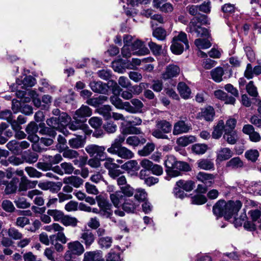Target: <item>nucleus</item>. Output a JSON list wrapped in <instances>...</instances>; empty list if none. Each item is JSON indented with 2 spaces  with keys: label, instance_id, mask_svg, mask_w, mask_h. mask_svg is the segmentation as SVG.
Returning <instances> with one entry per match:
<instances>
[{
  "label": "nucleus",
  "instance_id": "393cba45",
  "mask_svg": "<svg viewBox=\"0 0 261 261\" xmlns=\"http://www.w3.org/2000/svg\"><path fill=\"white\" fill-rule=\"evenodd\" d=\"M215 115V111L212 107L208 106L202 109L200 117L207 121H211L213 120Z\"/></svg>",
  "mask_w": 261,
  "mask_h": 261
},
{
  "label": "nucleus",
  "instance_id": "72a5a7b5",
  "mask_svg": "<svg viewBox=\"0 0 261 261\" xmlns=\"http://www.w3.org/2000/svg\"><path fill=\"white\" fill-rule=\"evenodd\" d=\"M243 162L239 157H234L227 162L226 167L231 169H237L243 167Z\"/></svg>",
  "mask_w": 261,
  "mask_h": 261
},
{
  "label": "nucleus",
  "instance_id": "e2e57ef3",
  "mask_svg": "<svg viewBox=\"0 0 261 261\" xmlns=\"http://www.w3.org/2000/svg\"><path fill=\"white\" fill-rule=\"evenodd\" d=\"M25 171L28 175L32 178H40L43 175L41 172L37 171L35 168L32 167H25Z\"/></svg>",
  "mask_w": 261,
  "mask_h": 261
},
{
  "label": "nucleus",
  "instance_id": "39448f33",
  "mask_svg": "<svg viewBox=\"0 0 261 261\" xmlns=\"http://www.w3.org/2000/svg\"><path fill=\"white\" fill-rule=\"evenodd\" d=\"M69 119L66 113L62 112L58 117H51L47 119L46 122V124L53 129L57 130L61 129L64 126L67 125Z\"/></svg>",
  "mask_w": 261,
  "mask_h": 261
},
{
  "label": "nucleus",
  "instance_id": "9d476101",
  "mask_svg": "<svg viewBox=\"0 0 261 261\" xmlns=\"http://www.w3.org/2000/svg\"><path fill=\"white\" fill-rule=\"evenodd\" d=\"M86 133L83 130L79 132L77 134H74L75 138L70 139L68 144L70 147L74 149H78L83 147L85 144V137Z\"/></svg>",
  "mask_w": 261,
  "mask_h": 261
},
{
  "label": "nucleus",
  "instance_id": "6ab92c4d",
  "mask_svg": "<svg viewBox=\"0 0 261 261\" xmlns=\"http://www.w3.org/2000/svg\"><path fill=\"white\" fill-rule=\"evenodd\" d=\"M233 155V152L229 148H221L217 151L216 160L219 162L225 161L230 159Z\"/></svg>",
  "mask_w": 261,
  "mask_h": 261
},
{
  "label": "nucleus",
  "instance_id": "4c0bfd02",
  "mask_svg": "<svg viewBox=\"0 0 261 261\" xmlns=\"http://www.w3.org/2000/svg\"><path fill=\"white\" fill-rule=\"evenodd\" d=\"M196 141L195 137L193 136H184L179 137L176 140V143L181 146H187Z\"/></svg>",
  "mask_w": 261,
  "mask_h": 261
},
{
  "label": "nucleus",
  "instance_id": "1a4fd4ad",
  "mask_svg": "<svg viewBox=\"0 0 261 261\" xmlns=\"http://www.w3.org/2000/svg\"><path fill=\"white\" fill-rule=\"evenodd\" d=\"M133 55L144 56L149 53V49L145 46L144 43L140 40H137L131 45Z\"/></svg>",
  "mask_w": 261,
  "mask_h": 261
},
{
  "label": "nucleus",
  "instance_id": "dca6fc26",
  "mask_svg": "<svg viewBox=\"0 0 261 261\" xmlns=\"http://www.w3.org/2000/svg\"><path fill=\"white\" fill-rule=\"evenodd\" d=\"M89 86L91 90L95 93L105 94L108 91V86L107 84L103 83L101 81L91 82Z\"/></svg>",
  "mask_w": 261,
  "mask_h": 261
},
{
  "label": "nucleus",
  "instance_id": "412c9836",
  "mask_svg": "<svg viewBox=\"0 0 261 261\" xmlns=\"http://www.w3.org/2000/svg\"><path fill=\"white\" fill-rule=\"evenodd\" d=\"M110 198L112 202L116 207L122 205L125 199L124 195L120 191H117L114 193L111 194Z\"/></svg>",
  "mask_w": 261,
  "mask_h": 261
},
{
  "label": "nucleus",
  "instance_id": "f704fd0d",
  "mask_svg": "<svg viewBox=\"0 0 261 261\" xmlns=\"http://www.w3.org/2000/svg\"><path fill=\"white\" fill-rule=\"evenodd\" d=\"M108 97L104 95H100L97 97L91 98L86 101V103L91 106L97 107L100 105L102 104L106 101Z\"/></svg>",
  "mask_w": 261,
  "mask_h": 261
},
{
  "label": "nucleus",
  "instance_id": "473e14b6",
  "mask_svg": "<svg viewBox=\"0 0 261 261\" xmlns=\"http://www.w3.org/2000/svg\"><path fill=\"white\" fill-rule=\"evenodd\" d=\"M176 186L181 188L187 192H190L194 189L195 182L192 180H179L176 182Z\"/></svg>",
  "mask_w": 261,
  "mask_h": 261
},
{
  "label": "nucleus",
  "instance_id": "c03bdc74",
  "mask_svg": "<svg viewBox=\"0 0 261 261\" xmlns=\"http://www.w3.org/2000/svg\"><path fill=\"white\" fill-rule=\"evenodd\" d=\"M252 221L254 223L258 224V227L261 228V222L260 217L261 215V212L257 210H253L249 211V213Z\"/></svg>",
  "mask_w": 261,
  "mask_h": 261
},
{
  "label": "nucleus",
  "instance_id": "a19ab883",
  "mask_svg": "<svg viewBox=\"0 0 261 261\" xmlns=\"http://www.w3.org/2000/svg\"><path fill=\"white\" fill-rule=\"evenodd\" d=\"M155 148V145L153 143H148L141 150H138V154L141 156H146L149 155Z\"/></svg>",
  "mask_w": 261,
  "mask_h": 261
},
{
  "label": "nucleus",
  "instance_id": "0e129e2a",
  "mask_svg": "<svg viewBox=\"0 0 261 261\" xmlns=\"http://www.w3.org/2000/svg\"><path fill=\"white\" fill-rule=\"evenodd\" d=\"M207 149V145L204 144H196L193 145L192 148V151L198 154L204 153Z\"/></svg>",
  "mask_w": 261,
  "mask_h": 261
},
{
  "label": "nucleus",
  "instance_id": "e433bc0d",
  "mask_svg": "<svg viewBox=\"0 0 261 261\" xmlns=\"http://www.w3.org/2000/svg\"><path fill=\"white\" fill-rule=\"evenodd\" d=\"M146 140L145 138L133 136H130L126 139V143L130 146H137L139 144H143L146 142Z\"/></svg>",
  "mask_w": 261,
  "mask_h": 261
},
{
  "label": "nucleus",
  "instance_id": "7ed1b4c3",
  "mask_svg": "<svg viewBox=\"0 0 261 261\" xmlns=\"http://www.w3.org/2000/svg\"><path fill=\"white\" fill-rule=\"evenodd\" d=\"M171 130L172 124L170 122L164 119L157 120L151 135L156 139H169L167 134L170 133Z\"/></svg>",
  "mask_w": 261,
  "mask_h": 261
},
{
  "label": "nucleus",
  "instance_id": "de8ad7c7",
  "mask_svg": "<svg viewBox=\"0 0 261 261\" xmlns=\"http://www.w3.org/2000/svg\"><path fill=\"white\" fill-rule=\"evenodd\" d=\"M62 152H63V156L69 160L76 159L79 155L77 151L69 149L68 147L65 148Z\"/></svg>",
  "mask_w": 261,
  "mask_h": 261
},
{
  "label": "nucleus",
  "instance_id": "052dcab7",
  "mask_svg": "<svg viewBox=\"0 0 261 261\" xmlns=\"http://www.w3.org/2000/svg\"><path fill=\"white\" fill-rule=\"evenodd\" d=\"M103 161H105L103 164L104 167L108 170V172L115 167H119L118 165L114 163V159L112 158L105 157Z\"/></svg>",
  "mask_w": 261,
  "mask_h": 261
},
{
  "label": "nucleus",
  "instance_id": "37998d69",
  "mask_svg": "<svg viewBox=\"0 0 261 261\" xmlns=\"http://www.w3.org/2000/svg\"><path fill=\"white\" fill-rule=\"evenodd\" d=\"M78 222L76 218L68 215H65L61 223L65 226H71L72 227H75L77 226Z\"/></svg>",
  "mask_w": 261,
  "mask_h": 261
},
{
  "label": "nucleus",
  "instance_id": "aec40b11",
  "mask_svg": "<svg viewBox=\"0 0 261 261\" xmlns=\"http://www.w3.org/2000/svg\"><path fill=\"white\" fill-rule=\"evenodd\" d=\"M87 125L84 123V121H82L80 119L74 120L71 121L68 124V128L73 130H80L82 132L83 130L85 133H86L87 130Z\"/></svg>",
  "mask_w": 261,
  "mask_h": 261
},
{
  "label": "nucleus",
  "instance_id": "49530a36",
  "mask_svg": "<svg viewBox=\"0 0 261 261\" xmlns=\"http://www.w3.org/2000/svg\"><path fill=\"white\" fill-rule=\"evenodd\" d=\"M114 92L115 93L117 92L119 93L121 91V93L120 94L121 96L124 99L128 100L131 99L133 96V93L132 91L130 90V91H122L119 87V86H118L117 84L116 83H115V86L114 87Z\"/></svg>",
  "mask_w": 261,
  "mask_h": 261
},
{
  "label": "nucleus",
  "instance_id": "c9c22d12",
  "mask_svg": "<svg viewBox=\"0 0 261 261\" xmlns=\"http://www.w3.org/2000/svg\"><path fill=\"white\" fill-rule=\"evenodd\" d=\"M114 154L123 159H130L134 157L133 152L125 147L120 148Z\"/></svg>",
  "mask_w": 261,
  "mask_h": 261
},
{
  "label": "nucleus",
  "instance_id": "a18cd8bd",
  "mask_svg": "<svg viewBox=\"0 0 261 261\" xmlns=\"http://www.w3.org/2000/svg\"><path fill=\"white\" fill-rule=\"evenodd\" d=\"M8 149L13 153L19 154L21 153V149L19 147V142L16 140H12L7 144Z\"/></svg>",
  "mask_w": 261,
  "mask_h": 261
},
{
  "label": "nucleus",
  "instance_id": "5fc2aeb1",
  "mask_svg": "<svg viewBox=\"0 0 261 261\" xmlns=\"http://www.w3.org/2000/svg\"><path fill=\"white\" fill-rule=\"evenodd\" d=\"M148 46L154 55L159 56L163 52L162 45L158 44L152 41L148 43Z\"/></svg>",
  "mask_w": 261,
  "mask_h": 261
},
{
  "label": "nucleus",
  "instance_id": "864d4df0",
  "mask_svg": "<svg viewBox=\"0 0 261 261\" xmlns=\"http://www.w3.org/2000/svg\"><path fill=\"white\" fill-rule=\"evenodd\" d=\"M152 35L159 40H164L167 36L166 31L162 28H158L154 30Z\"/></svg>",
  "mask_w": 261,
  "mask_h": 261
},
{
  "label": "nucleus",
  "instance_id": "09e8293b",
  "mask_svg": "<svg viewBox=\"0 0 261 261\" xmlns=\"http://www.w3.org/2000/svg\"><path fill=\"white\" fill-rule=\"evenodd\" d=\"M47 214L51 216L55 221L61 222L65 216L63 212L58 210H48Z\"/></svg>",
  "mask_w": 261,
  "mask_h": 261
},
{
  "label": "nucleus",
  "instance_id": "bb28decb",
  "mask_svg": "<svg viewBox=\"0 0 261 261\" xmlns=\"http://www.w3.org/2000/svg\"><path fill=\"white\" fill-rule=\"evenodd\" d=\"M224 74V71L221 67H217L211 71V78L216 83H220L223 81Z\"/></svg>",
  "mask_w": 261,
  "mask_h": 261
},
{
  "label": "nucleus",
  "instance_id": "6e6552de",
  "mask_svg": "<svg viewBox=\"0 0 261 261\" xmlns=\"http://www.w3.org/2000/svg\"><path fill=\"white\" fill-rule=\"evenodd\" d=\"M192 129L191 125L187 121L180 120L175 122L173 125L172 133L174 136L188 133Z\"/></svg>",
  "mask_w": 261,
  "mask_h": 261
},
{
  "label": "nucleus",
  "instance_id": "423d86ee",
  "mask_svg": "<svg viewBox=\"0 0 261 261\" xmlns=\"http://www.w3.org/2000/svg\"><path fill=\"white\" fill-rule=\"evenodd\" d=\"M105 150L106 147L105 146H98L95 144L88 145L85 148V150L90 156L99 158L101 161H103L105 157L107 156Z\"/></svg>",
  "mask_w": 261,
  "mask_h": 261
},
{
  "label": "nucleus",
  "instance_id": "f3484780",
  "mask_svg": "<svg viewBox=\"0 0 261 261\" xmlns=\"http://www.w3.org/2000/svg\"><path fill=\"white\" fill-rule=\"evenodd\" d=\"M92 113V110L87 106L82 105L80 108L77 109L73 116L74 120L80 119L85 117H90Z\"/></svg>",
  "mask_w": 261,
  "mask_h": 261
},
{
  "label": "nucleus",
  "instance_id": "4468645a",
  "mask_svg": "<svg viewBox=\"0 0 261 261\" xmlns=\"http://www.w3.org/2000/svg\"><path fill=\"white\" fill-rule=\"evenodd\" d=\"M180 73L179 67L174 64H170L167 66L165 71L162 74V77L167 80L177 76Z\"/></svg>",
  "mask_w": 261,
  "mask_h": 261
},
{
  "label": "nucleus",
  "instance_id": "ea45409f",
  "mask_svg": "<svg viewBox=\"0 0 261 261\" xmlns=\"http://www.w3.org/2000/svg\"><path fill=\"white\" fill-rule=\"evenodd\" d=\"M44 160L48 162L52 166L54 164H57L63 160L62 156L60 154H56L52 156L46 154L44 155Z\"/></svg>",
  "mask_w": 261,
  "mask_h": 261
},
{
  "label": "nucleus",
  "instance_id": "bf43d9fd",
  "mask_svg": "<svg viewBox=\"0 0 261 261\" xmlns=\"http://www.w3.org/2000/svg\"><path fill=\"white\" fill-rule=\"evenodd\" d=\"M245 156L248 160L255 162L259 156V152L256 149H250L246 151Z\"/></svg>",
  "mask_w": 261,
  "mask_h": 261
},
{
  "label": "nucleus",
  "instance_id": "c85d7f7f",
  "mask_svg": "<svg viewBox=\"0 0 261 261\" xmlns=\"http://www.w3.org/2000/svg\"><path fill=\"white\" fill-rule=\"evenodd\" d=\"M103 259L98 251L86 252L84 254V261H100Z\"/></svg>",
  "mask_w": 261,
  "mask_h": 261
},
{
  "label": "nucleus",
  "instance_id": "2eb2a0df",
  "mask_svg": "<svg viewBox=\"0 0 261 261\" xmlns=\"http://www.w3.org/2000/svg\"><path fill=\"white\" fill-rule=\"evenodd\" d=\"M27 196L31 199H34L35 204L39 206L44 204V200L42 197V192L37 189L33 190L28 192Z\"/></svg>",
  "mask_w": 261,
  "mask_h": 261
},
{
  "label": "nucleus",
  "instance_id": "f257e3e1",
  "mask_svg": "<svg viewBox=\"0 0 261 261\" xmlns=\"http://www.w3.org/2000/svg\"><path fill=\"white\" fill-rule=\"evenodd\" d=\"M189 13L193 16H196L191 19L187 28V31L191 34L195 33L197 37H207L208 36V31L205 28L201 27V25L207 22L206 16L201 15L197 5H189L187 7Z\"/></svg>",
  "mask_w": 261,
  "mask_h": 261
},
{
  "label": "nucleus",
  "instance_id": "680f3d73",
  "mask_svg": "<svg viewBox=\"0 0 261 261\" xmlns=\"http://www.w3.org/2000/svg\"><path fill=\"white\" fill-rule=\"evenodd\" d=\"M103 128L108 134H113L116 132L117 126L114 122L109 121L103 124Z\"/></svg>",
  "mask_w": 261,
  "mask_h": 261
},
{
  "label": "nucleus",
  "instance_id": "8fccbe9b",
  "mask_svg": "<svg viewBox=\"0 0 261 261\" xmlns=\"http://www.w3.org/2000/svg\"><path fill=\"white\" fill-rule=\"evenodd\" d=\"M112 207H108L107 209L100 210V216L105 218H109L110 220L116 223L117 220L113 216V211L111 210Z\"/></svg>",
  "mask_w": 261,
  "mask_h": 261
},
{
  "label": "nucleus",
  "instance_id": "ddd939ff",
  "mask_svg": "<svg viewBox=\"0 0 261 261\" xmlns=\"http://www.w3.org/2000/svg\"><path fill=\"white\" fill-rule=\"evenodd\" d=\"M215 176L204 172H199L196 175L197 179L207 186H211L214 183Z\"/></svg>",
  "mask_w": 261,
  "mask_h": 261
},
{
  "label": "nucleus",
  "instance_id": "f8f14e48",
  "mask_svg": "<svg viewBox=\"0 0 261 261\" xmlns=\"http://www.w3.org/2000/svg\"><path fill=\"white\" fill-rule=\"evenodd\" d=\"M36 84V80L31 75H25L22 79H18L16 81V85L20 86L22 89L27 90L28 88L32 87Z\"/></svg>",
  "mask_w": 261,
  "mask_h": 261
},
{
  "label": "nucleus",
  "instance_id": "a878e982",
  "mask_svg": "<svg viewBox=\"0 0 261 261\" xmlns=\"http://www.w3.org/2000/svg\"><path fill=\"white\" fill-rule=\"evenodd\" d=\"M63 183L65 184H70L75 188H79L83 185V180L77 176H71L63 178Z\"/></svg>",
  "mask_w": 261,
  "mask_h": 261
},
{
  "label": "nucleus",
  "instance_id": "69168bd1",
  "mask_svg": "<svg viewBox=\"0 0 261 261\" xmlns=\"http://www.w3.org/2000/svg\"><path fill=\"white\" fill-rule=\"evenodd\" d=\"M147 194L143 189H137L135 193V198L138 201H144L147 198Z\"/></svg>",
  "mask_w": 261,
  "mask_h": 261
},
{
  "label": "nucleus",
  "instance_id": "4be33fe9",
  "mask_svg": "<svg viewBox=\"0 0 261 261\" xmlns=\"http://www.w3.org/2000/svg\"><path fill=\"white\" fill-rule=\"evenodd\" d=\"M37 181H31L27 177H21L20 182L19 185V191H25L28 189L34 188Z\"/></svg>",
  "mask_w": 261,
  "mask_h": 261
},
{
  "label": "nucleus",
  "instance_id": "c756f323",
  "mask_svg": "<svg viewBox=\"0 0 261 261\" xmlns=\"http://www.w3.org/2000/svg\"><path fill=\"white\" fill-rule=\"evenodd\" d=\"M223 138L230 144H234L238 140L236 131H228V129L224 130Z\"/></svg>",
  "mask_w": 261,
  "mask_h": 261
},
{
  "label": "nucleus",
  "instance_id": "58836bf2",
  "mask_svg": "<svg viewBox=\"0 0 261 261\" xmlns=\"http://www.w3.org/2000/svg\"><path fill=\"white\" fill-rule=\"evenodd\" d=\"M184 43L172 40V43L170 46V49L173 54L180 55L184 50Z\"/></svg>",
  "mask_w": 261,
  "mask_h": 261
},
{
  "label": "nucleus",
  "instance_id": "4d7b16f0",
  "mask_svg": "<svg viewBox=\"0 0 261 261\" xmlns=\"http://www.w3.org/2000/svg\"><path fill=\"white\" fill-rule=\"evenodd\" d=\"M112 241V238L110 237H101L99 239L98 244L101 248L108 249L111 246Z\"/></svg>",
  "mask_w": 261,
  "mask_h": 261
},
{
  "label": "nucleus",
  "instance_id": "6e6d98bb",
  "mask_svg": "<svg viewBox=\"0 0 261 261\" xmlns=\"http://www.w3.org/2000/svg\"><path fill=\"white\" fill-rule=\"evenodd\" d=\"M39 126L41 127L39 130L40 134L46 135L52 138H54L56 136L57 134L56 131L51 128L45 126L44 123L40 124Z\"/></svg>",
  "mask_w": 261,
  "mask_h": 261
},
{
  "label": "nucleus",
  "instance_id": "79ce46f5",
  "mask_svg": "<svg viewBox=\"0 0 261 261\" xmlns=\"http://www.w3.org/2000/svg\"><path fill=\"white\" fill-rule=\"evenodd\" d=\"M112 110L111 107L109 105H105L97 109V112L100 115H102L103 118L108 120L111 118V111Z\"/></svg>",
  "mask_w": 261,
  "mask_h": 261
},
{
  "label": "nucleus",
  "instance_id": "cd10ccee",
  "mask_svg": "<svg viewBox=\"0 0 261 261\" xmlns=\"http://www.w3.org/2000/svg\"><path fill=\"white\" fill-rule=\"evenodd\" d=\"M139 205L138 202H135L132 199H126L125 198L122 204V208L123 210L126 212L134 213Z\"/></svg>",
  "mask_w": 261,
  "mask_h": 261
},
{
  "label": "nucleus",
  "instance_id": "a211bd4d",
  "mask_svg": "<svg viewBox=\"0 0 261 261\" xmlns=\"http://www.w3.org/2000/svg\"><path fill=\"white\" fill-rule=\"evenodd\" d=\"M226 202L224 200H219L213 206V211L214 214L217 217L225 215Z\"/></svg>",
  "mask_w": 261,
  "mask_h": 261
},
{
  "label": "nucleus",
  "instance_id": "9b49d317",
  "mask_svg": "<svg viewBox=\"0 0 261 261\" xmlns=\"http://www.w3.org/2000/svg\"><path fill=\"white\" fill-rule=\"evenodd\" d=\"M80 239L82 243H84L87 249L94 243L95 237L90 230H86L80 234Z\"/></svg>",
  "mask_w": 261,
  "mask_h": 261
},
{
  "label": "nucleus",
  "instance_id": "5701e85b",
  "mask_svg": "<svg viewBox=\"0 0 261 261\" xmlns=\"http://www.w3.org/2000/svg\"><path fill=\"white\" fill-rule=\"evenodd\" d=\"M197 165L198 168L205 170H214L215 168L213 160L208 159H202L198 160Z\"/></svg>",
  "mask_w": 261,
  "mask_h": 261
},
{
  "label": "nucleus",
  "instance_id": "f03ea898",
  "mask_svg": "<svg viewBox=\"0 0 261 261\" xmlns=\"http://www.w3.org/2000/svg\"><path fill=\"white\" fill-rule=\"evenodd\" d=\"M166 168L165 171L167 176L165 178L169 180L170 178L178 176L181 175V171L191 170L189 165L184 162L177 161L173 155H169L164 161Z\"/></svg>",
  "mask_w": 261,
  "mask_h": 261
},
{
  "label": "nucleus",
  "instance_id": "603ef678",
  "mask_svg": "<svg viewBox=\"0 0 261 261\" xmlns=\"http://www.w3.org/2000/svg\"><path fill=\"white\" fill-rule=\"evenodd\" d=\"M195 44L198 49H207L211 46V42L205 39H196L195 40Z\"/></svg>",
  "mask_w": 261,
  "mask_h": 261
},
{
  "label": "nucleus",
  "instance_id": "3c124183",
  "mask_svg": "<svg viewBox=\"0 0 261 261\" xmlns=\"http://www.w3.org/2000/svg\"><path fill=\"white\" fill-rule=\"evenodd\" d=\"M173 40L181 42L184 43L185 48L188 49L189 48V41L187 38V34L183 32H180L177 36H175Z\"/></svg>",
  "mask_w": 261,
  "mask_h": 261
},
{
  "label": "nucleus",
  "instance_id": "7c9ffc66",
  "mask_svg": "<svg viewBox=\"0 0 261 261\" xmlns=\"http://www.w3.org/2000/svg\"><path fill=\"white\" fill-rule=\"evenodd\" d=\"M224 122L223 120H219L217 124L214 127L212 133V137L214 139H218L220 138L223 132H224Z\"/></svg>",
  "mask_w": 261,
  "mask_h": 261
},
{
  "label": "nucleus",
  "instance_id": "338daca9",
  "mask_svg": "<svg viewBox=\"0 0 261 261\" xmlns=\"http://www.w3.org/2000/svg\"><path fill=\"white\" fill-rule=\"evenodd\" d=\"M247 93L252 97H256L258 96L257 88L254 85L253 81H250L246 87Z\"/></svg>",
  "mask_w": 261,
  "mask_h": 261
},
{
  "label": "nucleus",
  "instance_id": "0eeeda50",
  "mask_svg": "<svg viewBox=\"0 0 261 261\" xmlns=\"http://www.w3.org/2000/svg\"><path fill=\"white\" fill-rule=\"evenodd\" d=\"M242 205V203L239 200L229 201L228 202H226L225 219L228 220L233 217L235 218Z\"/></svg>",
  "mask_w": 261,
  "mask_h": 261
},
{
  "label": "nucleus",
  "instance_id": "b1692460",
  "mask_svg": "<svg viewBox=\"0 0 261 261\" xmlns=\"http://www.w3.org/2000/svg\"><path fill=\"white\" fill-rule=\"evenodd\" d=\"M177 89L182 98L186 99L190 98L191 90L186 83L179 82L177 85Z\"/></svg>",
  "mask_w": 261,
  "mask_h": 261
},
{
  "label": "nucleus",
  "instance_id": "2f4dec72",
  "mask_svg": "<svg viewBox=\"0 0 261 261\" xmlns=\"http://www.w3.org/2000/svg\"><path fill=\"white\" fill-rule=\"evenodd\" d=\"M121 168L128 173L138 171L140 167L138 162L135 160H130L121 166Z\"/></svg>",
  "mask_w": 261,
  "mask_h": 261
},
{
  "label": "nucleus",
  "instance_id": "20e7f679",
  "mask_svg": "<svg viewBox=\"0 0 261 261\" xmlns=\"http://www.w3.org/2000/svg\"><path fill=\"white\" fill-rule=\"evenodd\" d=\"M68 250L64 254L66 260H69L76 256H80L85 251L84 247L79 241H72L67 244Z\"/></svg>",
  "mask_w": 261,
  "mask_h": 261
},
{
  "label": "nucleus",
  "instance_id": "13d9d810",
  "mask_svg": "<svg viewBox=\"0 0 261 261\" xmlns=\"http://www.w3.org/2000/svg\"><path fill=\"white\" fill-rule=\"evenodd\" d=\"M130 102L133 105V109H134V111L133 114L141 113L142 112V109L144 105L141 100L137 98H134L130 100Z\"/></svg>",
  "mask_w": 261,
  "mask_h": 261
},
{
  "label": "nucleus",
  "instance_id": "774afa93",
  "mask_svg": "<svg viewBox=\"0 0 261 261\" xmlns=\"http://www.w3.org/2000/svg\"><path fill=\"white\" fill-rule=\"evenodd\" d=\"M9 237L14 240H19L22 237V234L17 229L14 227L10 228L8 231Z\"/></svg>",
  "mask_w": 261,
  "mask_h": 261
}]
</instances>
